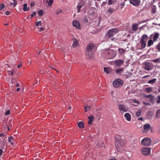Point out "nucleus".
<instances>
[{
  "label": "nucleus",
  "instance_id": "1",
  "mask_svg": "<svg viewBox=\"0 0 160 160\" xmlns=\"http://www.w3.org/2000/svg\"><path fill=\"white\" fill-rule=\"evenodd\" d=\"M115 147L118 151H122L123 150V146L125 143V140H123L122 137L119 135H117L115 138Z\"/></svg>",
  "mask_w": 160,
  "mask_h": 160
},
{
  "label": "nucleus",
  "instance_id": "2",
  "mask_svg": "<svg viewBox=\"0 0 160 160\" xmlns=\"http://www.w3.org/2000/svg\"><path fill=\"white\" fill-rule=\"evenodd\" d=\"M94 47V45L92 43H90L88 45L87 48V54L89 57H91L92 56V50Z\"/></svg>",
  "mask_w": 160,
  "mask_h": 160
},
{
  "label": "nucleus",
  "instance_id": "3",
  "mask_svg": "<svg viewBox=\"0 0 160 160\" xmlns=\"http://www.w3.org/2000/svg\"><path fill=\"white\" fill-rule=\"evenodd\" d=\"M123 83V82L121 80L118 79L113 81V84L114 87L118 88L121 87Z\"/></svg>",
  "mask_w": 160,
  "mask_h": 160
},
{
  "label": "nucleus",
  "instance_id": "4",
  "mask_svg": "<svg viewBox=\"0 0 160 160\" xmlns=\"http://www.w3.org/2000/svg\"><path fill=\"white\" fill-rule=\"evenodd\" d=\"M151 142V140L149 138H146L142 140L141 143L144 146H148L150 144Z\"/></svg>",
  "mask_w": 160,
  "mask_h": 160
},
{
  "label": "nucleus",
  "instance_id": "5",
  "mask_svg": "<svg viewBox=\"0 0 160 160\" xmlns=\"http://www.w3.org/2000/svg\"><path fill=\"white\" fill-rule=\"evenodd\" d=\"M118 32V30L117 28H112L108 31V35L109 37H110L116 34Z\"/></svg>",
  "mask_w": 160,
  "mask_h": 160
},
{
  "label": "nucleus",
  "instance_id": "6",
  "mask_svg": "<svg viewBox=\"0 0 160 160\" xmlns=\"http://www.w3.org/2000/svg\"><path fill=\"white\" fill-rule=\"evenodd\" d=\"M119 110L121 112H125L128 111V108L126 107L125 105L120 104L118 105Z\"/></svg>",
  "mask_w": 160,
  "mask_h": 160
},
{
  "label": "nucleus",
  "instance_id": "7",
  "mask_svg": "<svg viewBox=\"0 0 160 160\" xmlns=\"http://www.w3.org/2000/svg\"><path fill=\"white\" fill-rule=\"evenodd\" d=\"M85 4V2L83 0H81L78 2L77 6L78 13H79L80 12L81 8L84 6Z\"/></svg>",
  "mask_w": 160,
  "mask_h": 160
},
{
  "label": "nucleus",
  "instance_id": "8",
  "mask_svg": "<svg viewBox=\"0 0 160 160\" xmlns=\"http://www.w3.org/2000/svg\"><path fill=\"white\" fill-rule=\"evenodd\" d=\"M150 150L151 149L149 148H144L142 149L141 152L142 154L146 155L150 153Z\"/></svg>",
  "mask_w": 160,
  "mask_h": 160
},
{
  "label": "nucleus",
  "instance_id": "9",
  "mask_svg": "<svg viewBox=\"0 0 160 160\" xmlns=\"http://www.w3.org/2000/svg\"><path fill=\"white\" fill-rule=\"evenodd\" d=\"M140 0H130V3L136 7L138 6L140 4Z\"/></svg>",
  "mask_w": 160,
  "mask_h": 160
},
{
  "label": "nucleus",
  "instance_id": "10",
  "mask_svg": "<svg viewBox=\"0 0 160 160\" xmlns=\"http://www.w3.org/2000/svg\"><path fill=\"white\" fill-rule=\"evenodd\" d=\"M115 65L117 66H121L124 63V62L122 60H118L113 61Z\"/></svg>",
  "mask_w": 160,
  "mask_h": 160
},
{
  "label": "nucleus",
  "instance_id": "11",
  "mask_svg": "<svg viewBox=\"0 0 160 160\" xmlns=\"http://www.w3.org/2000/svg\"><path fill=\"white\" fill-rule=\"evenodd\" d=\"M72 25L73 27H75L78 29H80V23L77 20L73 21L72 22Z\"/></svg>",
  "mask_w": 160,
  "mask_h": 160
},
{
  "label": "nucleus",
  "instance_id": "12",
  "mask_svg": "<svg viewBox=\"0 0 160 160\" xmlns=\"http://www.w3.org/2000/svg\"><path fill=\"white\" fill-rule=\"evenodd\" d=\"M152 68V66L150 64L149 62H146L145 63L144 69L147 70L149 71Z\"/></svg>",
  "mask_w": 160,
  "mask_h": 160
},
{
  "label": "nucleus",
  "instance_id": "13",
  "mask_svg": "<svg viewBox=\"0 0 160 160\" xmlns=\"http://www.w3.org/2000/svg\"><path fill=\"white\" fill-rule=\"evenodd\" d=\"M124 117L126 120L128 121H130L131 120V115L128 113H126L124 114Z\"/></svg>",
  "mask_w": 160,
  "mask_h": 160
},
{
  "label": "nucleus",
  "instance_id": "14",
  "mask_svg": "<svg viewBox=\"0 0 160 160\" xmlns=\"http://www.w3.org/2000/svg\"><path fill=\"white\" fill-rule=\"evenodd\" d=\"M148 38V36L146 34L143 35L141 38L140 41L146 42Z\"/></svg>",
  "mask_w": 160,
  "mask_h": 160
},
{
  "label": "nucleus",
  "instance_id": "15",
  "mask_svg": "<svg viewBox=\"0 0 160 160\" xmlns=\"http://www.w3.org/2000/svg\"><path fill=\"white\" fill-rule=\"evenodd\" d=\"M150 128V125L149 124H146L144 125L143 129L146 131H148Z\"/></svg>",
  "mask_w": 160,
  "mask_h": 160
},
{
  "label": "nucleus",
  "instance_id": "16",
  "mask_svg": "<svg viewBox=\"0 0 160 160\" xmlns=\"http://www.w3.org/2000/svg\"><path fill=\"white\" fill-rule=\"evenodd\" d=\"M88 118L89 120L88 121V124L90 125L92 124V121L94 119L92 115L88 117Z\"/></svg>",
  "mask_w": 160,
  "mask_h": 160
},
{
  "label": "nucleus",
  "instance_id": "17",
  "mask_svg": "<svg viewBox=\"0 0 160 160\" xmlns=\"http://www.w3.org/2000/svg\"><path fill=\"white\" fill-rule=\"evenodd\" d=\"M14 140L15 139L12 137H9L8 138V141L9 142H10L11 144L12 145L13 144V143L12 142L14 141Z\"/></svg>",
  "mask_w": 160,
  "mask_h": 160
},
{
  "label": "nucleus",
  "instance_id": "18",
  "mask_svg": "<svg viewBox=\"0 0 160 160\" xmlns=\"http://www.w3.org/2000/svg\"><path fill=\"white\" fill-rule=\"evenodd\" d=\"M124 70V68H122L119 69H117L116 70V73L118 74H121Z\"/></svg>",
  "mask_w": 160,
  "mask_h": 160
},
{
  "label": "nucleus",
  "instance_id": "19",
  "mask_svg": "<svg viewBox=\"0 0 160 160\" xmlns=\"http://www.w3.org/2000/svg\"><path fill=\"white\" fill-rule=\"evenodd\" d=\"M138 24H133L132 27V29L133 31H136L138 29Z\"/></svg>",
  "mask_w": 160,
  "mask_h": 160
},
{
  "label": "nucleus",
  "instance_id": "20",
  "mask_svg": "<svg viewBox=\"0 0 160 160\" xmlns=\"http://www.w3.org/2000/svg\"><path fill=\"white\" fill-rule=\"evenodd\" d=\"M159 36V34L158 33H155L153 36V40L154 41H156Z\"/></svg>",
  "mask_w": 160,
  "mask_h": 160
},
{
  "label": "nucleus",
  "instance_id": "21",
  "mask_svg": "<svg viewBox=\"0 0 160 160\" xmlns=\"http://www.w3.org/2000/svg\"><path fill=\"white\" fill-rule=\"evenodd\" d=\"M79 43L76 39H73V43L72 46L74 47H77L79 45Z\"/></svg>",
  "mask_w": 160,
  "mask_h": 160
},
{
  "label": "nucleus",
  "instance_id": "22",
  "mask_svg": "<svg viewBox=\"0 0 160 160\" xmlns=\"http://www.w3.org/2000/svg\"><path fill=\"white\" fill-rule=\"evenodd\" d=\"M140 42L141 43V48H145L146 45V42L140 41Z\"/></svg>",
  "mask_w": 160,
  "mask_h": 160
},
{
  "label": "nucleus",
  "instance_id": "23",
  "mask_svg": "<svg viewBox=\"0 0 160 160\" xmlns=\"http://www.w3.org/2000/svg\"><path fill=\"white\" fill-rule=\"evenodd\" d=\"M104 70L105 72L107 73H110L111 72V69L109 68H104Z\"/></svg>",
  "mask_w": 160,
  "mask_h": 160
},
{
  "label": "nucleus",
  "instance_id": "24",
  "mask_svg": "<svg viewBox=\"0 0 160 160\" xmlns=\"http://www.w3.org/2000/svg\"><path fill=\"white\" fill-rule=\"evenodd\" d=\"M156 78H153L148 81V83L152 84L155 83L157 81Z\"/></svg>",
  "mask_w": 160,
  "mask_h": 160
},
{
  "label": "nucleus",
  "instance_id": "25",
  "mask_svg": "<svg viewBox=\"0 0 160 160\" xmlns=\"http://www.w3.org/2000/svg\"><path fill=\"white\" fill-rule=\"evenodd\" d=\"M23 10L24 11H27L29 10V8L28 7H27V4H24L23 5Z\"/></svg>",
  "mask_w": 160,
  "mask_h": 160
},
{
  "label": "nucleus",
  "instance_id": "26",
  "mask_svg": "<svg viewBox=\"0 0 160 160\" xmlns=\"http://www.w3.org/2000/svg\"><path fill=\"white\" fill-rule=\"evenodd\" d=\"M84 123L82 122H79L78 124V127L80 128H83L84 127Z\"/></svg>",
  "mask_w": 160,
  "mask_h": 160
},
{
  "label": "nucleus",
  "instance_id": "27",
  "mask_svg": "<svg viewBox=\"0 0 160 160\" xmlns=\"http://www.w3.org/2000/svg\"><path fill=\"white\" fill-rule=\"evenodd\" d=\"M145 90L147 93H148L151 92L152 90V88L149 87L146 88Z\"/></svg>",
  "mask_w": 160,
  "mask_h": 160
},
{
  "label": "nucleus",
  "instance_id": "28",
  "mask_svg": "<svg viewBox=\"0 0 160 160\" xmlns=\"http://www.w3.org/2000/svg\"><path fill=\"white\" fill-rule=\"evenodd\" d=\"M153 44V42L152 40H149L148 42V47H150Z\"/></svg>",
  "mask_w": 160,
  "mask_h": 160
},
{
  "label": "nucleus",
  "instance_id": "29",
  "mask_svg": "<svg viewBox=\"0 0 160 160\" xmlns=\"http://www.w3.org/2000/svg\"><path fill=\"white\" fill-rule=\"evenodd\" d=\"M113 53V55L112 56V58H113L114 57H115L116 55V54L115 52L114 51H112L110 50L108 52H107V54H110L111 53Z\"/></svg>",
  "mask_w": 160,
  "mask_h": 160
},
{
  "label": "nucleus",
  "instance_id": "30",
  "mask_svg": "<svg viewBox=\"0 0 160 160\" xmlns=\"http://www.w3.org/2000/svg\"><path fill=\"white\" fill-rule=\"evenodd\" d=\"M118 51L120 54H122L124 53L126 50L122 48H119L118 49Z\"/></svg>",
  "mask_w": 160,
  "mask_h": 160
},
{
  "label": "nucleus",
  "instance_id": "31",
  "mask_svg": "<svg viewBox=\"0 0 160 160\" xmlns=\"http://www.w3.org/2000/svg\"><path fill=\"white\" fill-rule=\"evenodd\" d=\"M13 2L10 3V5L14 8L16 6L17 3V1L16 0H13Z\"/></svg>",
  "mask_w": 160,
  "mask_h": 160
},
{
  "label": "nucleus",
  "instance_id": "32",
  "mask_svg": "<svg viewBox=\"0 0 160 160\" xmlns=\"http://www.w3.org/2000/svg\"><path fill=\"white\" fill-rule=\"evenodd\" d=\"M141 110L140 109H139L136 112V116L138 117H139L141 114Z\"/></svg>",
  "mask_w": 160,
  "mask_h": 160
},
{
  "label": "nucleus",
  "instance_id": "33",
  "mask_svg": "<svg viewBox=\"0 0 160 160\" xmlns=\"http://www.w3.org/2000/svg\"><path fill=\"white\" fill-rule=\"evenodd\" d=\"M53 2V0H49V1H47V2L48 3V6H51Z\"/></svg>",
  "mask_w": 160,
  "mask_h": 160
},
{
  "label": "nucleus",
  "instance_id": "34",
  "mask_svg": "<svg viewBox=\"0 0 160 160\" xmlns=\"http://www.w3.org/2000/svg\"><path fill=\"white\" fill-rule=\"evenodd\" d=\"M156 117L157 118L160 117V109L158 110L156 113Z\"/></svg>",
  "mask_w": 160,
  "mask_h": 160
},
{
  "label": "nucleus",
  "instance_id": "35",
  "mask_svg": "<svg viewBox=\"0 0 160 160\" xmlns=\"http://www.w3.org/2000/svg\"><path fill=\"white\" fill-rule=\"evenodd\" d=\"M90 108H91V106H87L85 105L84 106V108L85 110V112H86L88 110L90 109Z\"/></svg>",
  "mask_w": 160,
  "mask_h": 160
},
{
  "label": "nucleus",
  "instance_id": "36",
  "mask_svg": "<svg viewBox=\"0 0 160 160\" xmlns=\"http://www.w3.org/2000/svg\"><path fill=\"white\" fill-rule=\"evenodd\" d=\"M42 24V22L41 21H39L38 22H36V25L37 26H41Z\"/></svg>",
  "mask_w": 160,
  "mask_h": 160
},
{
  "label": "nucleus",
  "instance_id": "37",
  "mask_svg": "<svg viewBox=\"0 0 160 160\" xmlns=\"http://www.w3.org/2000/svg\"><path fill=\"white\" fill-rule=\"evenodd\" d=\"M154 99H155V97H154V96H152L150 98V102L152 103H154Z\"/></svg>",
  "mask_w": 160,
  "mask_h": 160
},
{
  "label": "nucleus",
  "instance_id": "38",
  "mask_svg": "<svg viewBox=\"0 0 160 160\" xmlns=\"http://www.w3.org/2000/svg\"><path fill=\"white\" fill-rule=\"evenodd\" d=\"M156 101L157 103L160 102V96H158L157 97Z\"/></svg>",
  "mask_w": 160,
  "mask_h": 160
},
{
  "label": "nucleus",
  "instance_id": "39",
  "mask_svg": "<svg viewBox=\"0 0 160 160\" xmlns=\"http://www.w3.org/2000/svg\"><path fill=\"white\" fill-rule=\"evenodd\" d=\"M62 12V11L61 9H59L55 13L56 14H61Z\"/></svg>",
  "mask_w": 160,
  "mask_h": 160
},
{
  "label": "nucleus",
  "instance_id": "40",
  "mask_svg": "<svg viewBox=\"0 0 160 160\" xmlns=\"http://www.w3.org/2000/svg\"><path fill=\"white\" fill-rule=\"evenodd\" d=\"M38 13L40 16H41L43 14V12L42 10H39L38 12Z\"/></svg>",
  "mask_w": 160,
  "mask_h": 160
},
{
  "label": "nucleus",
  "instance_id": "41",
  "mask_svg": "<svg viewBox=\"0 0 160 160\" xmlns=\"http://www.w3.org/2000/svg\"><path fill=\"white\" fill-rule=\"evenodd\" d=\"M14 72V71L13 70H12L11 71H8V72L9 74L12 75L13 74V73Z\"/></svg>",
  "mask_w": 160,
  "mask_h": 160
},
{
  "label": "nucleus",
  "instance_id": "42",
  "mask_svg": "<svg viewBox=\"0 0 160 160\" xmlns=\"http://www.w3.org/2000/svg\"><path fill=\"white\" fill-rule=\"evenodd\" d=\"M108 11L110 13H112L114 12V10L112 8H109L108 10Z\"/></svg>",
  "mask_w": 160,
  "mask_h": 160
},
{
  "label": "nucleus",
  "instance_id": "43",
  "mask_svg": "<svg viewBox=\"0 0 160 160\" xmlns=\"http://www.w3.org/2000/svg\"><path fill=\"white\" fill-rule=\"evenodd\" d=\"M133 102L137 104H139L140 103V102L137 99H133Z\"/></svg>",
  "mask_w": 160,
  "mask_h": 160
},
{
  "label": "nucleus",
  "instance_id": "44",
  "mask_svg": "<svg viewBox=\"0 0 160 160\" xmlns=\"http://www.w3.org/2000/svg\"><path fill=\"white\" fill-rule=\"evenodd\" d=\"M4 7V5L3 4H1L0 5V10H1Z\"/></svg>",
  "mask_w": 160,
  "mask_h": 160
},
{
  "label": "nucleus",
  "instance_id": "45",
  "mask_svg": "<svg viewBox=\"0 0 160 160\" xmlns=\"http://www.w3.org/2000/svg\"><path fill=\"white\" fill-rule=\"evenodd\" d=\"M152 96V95L151 94H149L148 95H145V97L148 98H150Z\"/></svg>",
  "mask_w": 160,
  "mask_h": 160
},
{
  "label": "nucleus",
  "instance_id": "46",
  "mask_svg": "<svg viewBox=\"0 0 160 160\" xmlns=\"http://www.w3.org/2000/svg\"><path fill=\"white\" fill-rule=\"evenodd\" d=\"M83 21L85 22H88V20L87 19V18L86 16H84L83 18Z\"/></svg>",
  "mask_w": 160,
  "mask_h": 160
},
{
  "label": "nucleus",
  "instance_id": "47",
  "mask_svg": "<svg viewBox=\"0 0 160 160\" xmlns=\"http://www.w3.org/2000/svg\"><path fill=\"white\" fill-rule=\"evenodd\" d=\"M159 59H157L153 60L152 61L155 63L157 62H159Z\"/></svg>",
  "mask_w": 160,
  "mask_h": 160
},
{
  "label": "nucleus",
  "instance_id": "48",
  "mask_svg": "<svg viewBox=\"0 0 160 160\" xmlns=\"http://www.w3.org/2000/svg\"><path fill=\"white\" fill-rule=\"evenodd\" d=\"M113 3V0H108V4L109 5L112 4Z\"/></svg>",
  "mask_w": 160,
  "mask_h": 160
},
{
  "label": "nucleus",
  "instance_id": "49",
  "mask_svg": "<svg viewBox=\"0 0 160 160\" xmlns=\"http://www.w3.org/2000/svg\"><path fill=\"white\" fill-rule=\"evenodd\" d=\"M36 12H32V14H31V18H32L33 16L35 15H36Z\"/></svg>",
  "mask_w": 160,
  "mask_h": 160
},
{
  "label": "nucleus",
  "instance_id": "50",
  "mask_svg": "<svg viewBox=\"0 0 160 160\" xmlns=\"http://www.w3.org/2000/svg\"><path fill=\"white\" fill-rule=\"evenodd\" d=\"M10 114V111L8 110L6 111V112L5 113V115L7 116L9 114Z\"/></svg>",
  "mask_w": 160,
  "mask_h": 160
},
{
  "label": "nucleus",
  "instance_id": "51",
  "mask_svg": "<svg viewBox=\"0 0 160 160\" xmlns=\"http://www.w3.org/2000/svg\"><path fill=\"white\" fill-rule=\"evenodd\" d=\"M157 48L158 50L160 51V44H158L157 46Z\"/></svg>",
  "mask_w": 160,
  "mask_h": 160
},
{
  "label": "nucleus",
  "instance_id": "52",
  "mask_svg": "<svg viewBox=\"0 0 160 160\" xmlns=\"http://www.w3.org/2000/svg\"><path fill=\"white\" fill-rule=\"evenodd\" d=\"M6 136V135L3 133H1L0 134V136L1 137H4Z\"/></svg>",
  "mask_w": 160,
  "mask_h": 160
},
{
  "label": "nucleus",
  "instance_id": "53",
  "mask_svg": "<svg viewBox=\"0 0 160 160\" xmlns=\"http://www.w3.org/2000/svg\"><path fill=\"white\" fill-rule=\"evenodd\" d=\"M143 103L146 106H147L150 105V103L148 102H143Z\"/></svg>",
  "mask_w": 160,
  "mask_h": 160
},
{
  "label": "nucleus",
  "instance_id": "54",
  "mask_svg": "<svg viewBox=\"0 0 160 160\" xmlns=\"http://www.w3.org/2000/svg\"><path fill=\"white\" fill-rule=\"evenodd\" d=\"M40 30H38L39 32H41L44 30V28L42 27H41L39 28Z\"/></svg>",
  "mask_w": 160,
  "mask_h": 160
},
{
  "label": "nucleus",
  "instance_id": "55",
  "mask_svg": "<svg viewBox=\"0 0 160 160\" xmlns=\"http://www.w3.org/2000/svg\"><path fill=\"white\" fill-rule=\"evenodd\" d=\"M149 75H146V76H143V77H142V79H144L147 77H149Z\"/></svg>",
  "mask_w": 160,
  "mask_h": 160
},
{
  "label": "nucleus",
  "instance_id": "56",
  "mask_svg": "<svg viewBox=\"0 0 160 160\" xmlns=\"http://www.w3.org/2000/svg\"><path fill=\"white\" fill-rule=\"evenodd\" d=\"M10 12H9V11H7L6 12V14L7 15H8L10 14Z\"/></svg>",
  "mask_w": 160,
  "mask_h": 160
},
{
  "label": "nucleus",
  "instance_id": "57",
  "mask_svg": "<svg viewBox=\"0 0 160 160\" xmlns=\"http://www.w3.org/2000/svg\"><path fill=\"white\" fill-rule=\"evenodd\" d=\"M152 12L153 13H155L156 12V9H153Z\"/></svg>",
  "mask_w": 160,
  "mask_h": 160
},
{
  "label": "nucleus",
  "instance_id": "58",
  "mask_svg": "<svg viewBox=\"0 0 160 160\" xmlns=\"http://www.w3.org/2000/svg\"><path fill=\"white\" fill-rule=\"evenodd\" d=\"M2 150L1 149H0V155H1L2 154Z\"/></svg>",
  "mask_w": 160,
  "mask_h": 160
},
{
  "label": "nucleus",
  "instance_id": "59",
  "mask_svg": "<svg viewBox=\"0 0 160 160\" xmlns=\"http://www.w3.org/2000/svg\"><path fill=\"white\" fill-rule=\"evenodd\" d=\"M138 120H141V121H143V118H138Z\"/></svg>",
  "mask_w": 160,
  "mask_h": 160
},
{
  "label": "nucleus",
  "instance_id": "60",
  "mask_svg": "<svg viewBox=\"0 0 160 160\" xmlns=\"http://www.w3.org/2000/svg\"><path fill=\"white\" fill-rule=\"evenodd\" d=\"M20 88H18L17 89H16V91L17 92H18L20 91Z\"/></svg>",
  "mask_w": 160,
  "mask_h": 160
},
{
  "label": "nucleus",
  "instance_id": "61",
  "mask_svg": "<svg viewBox=\"0 0 160 160\" xmlns=\"http://www.w3.org/2000/svg\"><path fill=\"white\" fill-rule=\"evenodd\" d=\"M22 66V63L21 62L20 65H18L17 66V67L18 68H19L21 66Z\"/></svg>",
  "mask_w": 160,
  "mask_h": 160
},
{
  "label": "nucleus",
  "instance_id": "62",
  "mask_svg": "<svg viewBox=\"0 0 160 160\" xmlns=\"http://www.w3.org/2000/svg\"><path fill=\"white\" fill-rule=\"evenodd\" d=\"M19 86V84L18 83H17L16 84V87H18Z\"/></svg>",
  "mask_w": 160,
  "mask_h": 160
},
{
  "label": "nucleus",
  "instance_id": "63",
  "mask_svg": "<svg viewBox=\"0 0 160 160\" xmlns=\"http://www.w3.org/2000/svg\"><path fill=\"white\" fill-rule=\"evenodd\" d=\"M101 147H103L105 148L104 145L103 144H102Z\"/></svg>",
  "mask_w": 160,
  "mask_h": 160
},
{
  "label": "nucleus",
  "instance_id": "64",
  "mask_svg": "<svg viewBox=\"0 0 160 160\" xmlns=\"http://www.w3.org/2000/svg\"><path fill=\"white\" fill-rule=\"evenodd\" d=\"M110 160H117L116 159H115L112 158V159H111Z\"/></svg>",
  "mask_w": 160,
  "mask_h": 160
}]
</instances>
